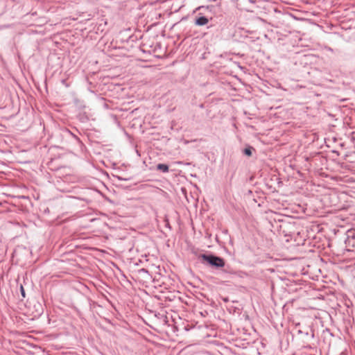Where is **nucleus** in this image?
Wrapping results in <instances>:
<instances>
[{
	"mask_svg": "<svg viewBox=\"0 0 355 355\" xmlns=\"http://www.w3.org/2000/svg\"><path fill=\"white\" fill-rule=\"evenodd\" d=\"M202 259L208 262L211 266H216V267H223L225 265V262L223 259L214 257L212 255H202Z\"/></svg>",
	"mask_w": 355,
	"mask_h": 355,
	"instance_id": "1",
	"label": "nucleus"
},
{
	"mask_svg": "<svg viewBox=\"0 0 355 355\" xmlns=\"http://www.w3.org/2000/svg\"><path fill=\"white\" fill-rule=\"evenodd\" d=\"M209 20L205 17H200L198 18L196 21V24L198 26H204L208 23Z\"/></svg>",
	"mask_w": 355,
	"mask_h": 355,
	"instance_id": "2",
	"label": "nucleus"
},
{
	"mask_svg": "<svg viewBox=\"0 0 355 355\" xmlns=\"http://www.w3.org/2000/svg\"><path fill=\"white\" fill-rule=\"evenodd\" d=\"M157 168L162 171L163 172H168V166L164 164H159L157 166Z\"/></svg>",
	"mask_w": 355,
	"mask_h": 355,
	"instance_id": "3",
	"label": "nucleus"
},
{
	"mask_svg": "<svg viewBox=\"0 0 355 355\" xmlns=\"http://www.w3.org/2000/svg\"><path fill=\"white\" fill-rule=\"evenodd\" d=\"M244 153L248 155V156H251L252 155V151H251V149L250 148H245L244 150Z\"/></svg>",
	"mask_w": 355,
	"mask_h": 355,
	"instance_id": "4",
	"label": "nucleus"
},
{
	"mask_svg": "<svg viewBox=\"0 0 355 355\" xmlns=\"http://www.w3.org/2000/svg\"><path fill=\"white\" fill-rule=\"evenodd\" d=\"M21 292L23 297H25V293L23 286H21Z\"/></svg>",
	"mask_w": 355,
	"mask_h": 355,
	"instance_id": "5",
	"label": "nucleus"
}]
</instances>
